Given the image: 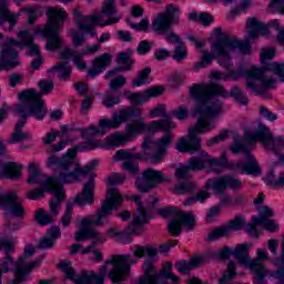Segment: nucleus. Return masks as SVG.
<instances>
[{"label":"nucleus","instance_id":"f257e3e1","mask_svg":"<svg viewBox=\"0 0 284 284\" xmlns=\"http://www.w3.org/2000/svg\"><path fill=\"white\" fill-rule=\"evenodd\" d=\"M77 156V149H69L67 154L62 158L57 155H51L48 159V168L54 170V178H48L45 174L39 172L37 164L31 163L29 165V176L27 183L29 185H34L38 183L45 192L54 194L55 199L50 201L49 207L52 216L59 214V207L63 203L65 196V191L61 183H74L79 180V176H85L92 172L94 165H87L80 168L78 164H74V158Z\"/></svg>","mask_w":284,"mask_h":284},{"label":"nucleus","instance_id":"f03ea898","mask_svg":"<svg viewBox=\"0 0 284 284\" xmlns=\"http://www.w3.org/2000/svg\"><path fill=\"white\" fill-rule=\"evenodd\" d=\"M191 99L197 102L195 112L200 114L194 126L189 129V138L182 136L176 142L178 152L194 154L201 151V138L196 134L210 132L212 116H216L223 109V103L217 100L214 104L207 105L212 97L227 99V91L224 85L216 83L194 84L190 91Z\"/></svg>","mask_w":284,"mask_h":284},{"label":"nucleus","instance_id":"7ed1b4c3","mask_svg":"<svg viewBox=\"0 0 284 284\" xmlns=\"http://www.w3.org/2000/svg\"><path fill=\"white\" fill-rule=\"evenodd\" d=\"M134 263H136V260L132 258V255H113L111 260H108L105 264L100 267L99 274L93 271H84L77 277L72 263L62 262L58 264V267L64 272L67 278L74 281L77 284H103L108 274V265H113V268L109 272V278L112 283H119L125 281V276L130 274V265H134Z\"/></svg>","mask_w":284,"mask_h":284},{"label":"nucleus","instance_id":"20e7f679","mask_svg":"<svg viewBox=\"0 0 284 284\" xmlns=\"http://www.w3.org/2000/svg\"><path fill=\"white\" fill-rule=\"evenodd\" d=\"M40 93L34 89H29L19 94V99L23 101L22 104L16 105L17 114H21L26 121L28 116H36V119H43L48 114V110L43 106L42 94H50L54 90V82L52 80H41L39 82Z\"/></svg>","mask_w":284,"mask_h":284},{"label":"nucleus","instance_id":"39448f33","mask_svg":"<svg viewBox=\"0 0 284 284\" xmlns=\"http://www.w3.org/2000/svg\"><path fill=\"white\" fill-rule=\"evenodd\" d=\"M68 20V12L61 8L49 7L47 10V24L39 27L36 32L43 34L47 38V50L49 52H55L61 48V27Z\"/></svg>","mask_w":284,"mask_h":284},{"label":"nucleus","instance_id":"423d86ee","mask_svg":"<svg viewBox=\"0 0 284 284\" xmlns=\"http://www.w3.org/2000/svg\"><path fill=\"white\" fill-rule=\"evenodd\" d=\"M235 50H239L241 54H250V52H252V45L248 40H239L232 36H224L212 44L213 53L225 59V62H223V60L219 61L220 65H224L227 70L232 68V62H230L232 61V57H230V52H234Z\"/></svg>","mask_w":284,"mask_h":284},{"label":"nucleus","instance_id":"0eeeda50","mask_svg":"<svg viewBox=\"0 0 284 284\" xmlns=\"http://www.w3.org/2000/svg\"><path fill=\"white\" fill-rule=\"evenodd\" d=\"M180 11L181 10L174 7V4H168L165 11L159 13L151 24V28L155 34H165L169 43H178V45H181L183 41L176 33H174V31H172V24L179 23V18H176L174 14L179 13Z\"/></svg>","mask_w":284,"mask_h":284},{"label":"nucleus","instance_id":"6e6552de","mask_svg":"<svg viewBox=\"0 0 284 284\" xmlns=\"http://www.w3.org/2000/svg\"><path fill=\"white\" fill-rule=\"evenodd\" d=\"M18 39L7 38L1 44L2 61L6 68H17V65H20L21 62H19V51H17V48L24 50L33 41L32 34L28 31H20Z\"/></svg>","mask_w":284,"mask_h":284},{"label":"nucleus","instance_id":"1a4fd4ad","mask_svg":"<svg viewBox=\"0 0 284 284\" xmlns=\"http://www.w3.org/2000/svg\"><path fill=\"white\" fill-rule=\"evenodd\" d=\"M121 201L123 197L119 193L118 189H109L106 191V197L102 202V205L95 212V220L92 217H84L81 221V227H92L95 225L97 227L103 225V219H108V216H112L113 210H119L121 205Z\"/></svg>","mask_w":284,"mask_h":284},{"label":"nucleus","instance_id":"9d476101","mask_svg":"<svg viewBox=\"0 0 284 284\" xmlns=\"http://www.w3.org/2000/svg\"><path fill=\"white\" fill-rule=\"evenodd\" d=\"M158 214L163 219H168V216H175L168 226L169 234L172 236H180L183 230V225L187 227V230H194V214L192 212H183L179 211L175 207L169 206L165 209H160Z\"/></svg>","mask_w":284,"mask_h":284},{"label":"nucleus","instance_id":"9b49d317","mask_svg":"<svg viewBox=\"0 0 284 284\" xmlns=\"http://www.w3.org/2000/svg\"><path fill=\"white\" fill-rule=\"evenodd\" d=\"M247 140H241L239 136H234V144L230 146L231 152L233 154H239V152H244L246 155V163L239 162L236 164H232L230 168L235 172H240L241 174H261V168L256 160L250 151H247Z\"/></svg>","mask_w":284,"mask_h":284},{"label":"nucleus","instance_id":"f8f14e48","mask_svg":"<svg viewBox=\"0 0 284 284\" xmlns=\"http://www.w3.org/2000/svg\"><path fill=\"white\" fill-rule=\"evenodd\" d=\"M74 23L78 29L82 32H88L91 37L97 36V31L94 28L97 26H101V28H105V26H112V23H119L120 18H111L106 22L101 23V16L99 13H93L91 16H82L81 10H73Z\"/></svg>","mask_w":284,"mask_h":284},{"label":"nucleus","instance_id":"ddd939ff","mask_svg":"<svg viewBox=\"0 0 284 284\" xmlns=\"http://www.w3.org/2000/svg\"><path fill=\"white\" fill-rule=\"evenodd\" d=\"M244 139L245 141H251V142L261 141V143L265 148H268V150H274V152H277V150H281V148H283V144H284L283 139L274 138L272 135V132H270V129L264 124H260L257 126L256 132H245Z\"/></svg>","mask_w":284,"mask_h":284},{"label":"nucleus","instance_id":"4468645a","mask_svg":"<svg viewBox=\"0 0 284 284\" xmlns=\"http://www.w3.org/2000/svg\"><path fill=\"white\" fill-rule=\"evenodd\" d=\"M34 252H36L34 246L28 245L24 248V255L19 257L16 263L13 262V265H14L13 274H16V278L9 281L10 284L22 283V281H26V277L28 276V274H30V272H32V270H34V267H39V261L31 262L30 264L23 267L26 261H28V258H30V256H32Z\"/></svg>","mask_w":284,"mask_h":284},{"label":"nucleus","instance_id":"2eb2a0df","mask_svg":"<svg viewBox=\"0 0 284 284\" xmlns=\"http://www.w3.org/2000/svg\"><path fill=\"white\" fill-rule=\"evenodd\" d=\"M159 183H170V179L163 176V172L155 171L152 169H146L142 173V178L136 180V187L142 194H148L150 190H154Z\"/></svg>","mask_w":284,"mask_h":284},{"label":"nucleus","instance_id":"dca6fc26","mask_svg":"<svg viewBox=\"0 0 284 284\" xmlns=\"http://www.w3.org/2000/svg\"><path fill=\"white\" fill-rule=\"evenodd\" d=\"M140 115H141V109L136 106H128L114 113L112 115V120H108V119L100 120L99 125L101 131L104 132V130H111V128L116 129L121 125V123H125L128 119H134Z\"/></svg>","mask_w":284,"mask_h":284},{"label":"nucleus","instance_id":"f3484780","mask_svg":"<svg viewBox=\"0 0 284 284\" xmlns=\"http://www.w3.org/2000/svg\"><path fill=\"white\" fill-rule=\"evenodd\" d=\"M0 205L2 207H8L9 212L17 219H23L26 214V209L21 205V200H19V196L14 191L0 193Z\"/></svg>","mask_w":284,"mask_h":284},{"label":"nucleus","instance_id":"a211bd4d","mask_svg":"<svg viewBox=\"0 0 284 284\" xmlns=\"http://www.w3.org/2000/svg\"><path fill=\"white\" fill-rule=\"evenodd\" d=\"M270 64L262 67V69L253 67L246 71V77H248V79H256L257 81H261L263 90H272V88L276 85V79L272 75L264 74V72H274V70H267Z\"/></svg>","mask_w":284,"mask_h":284},{"label":"nucleus","instance_id":"6ab92c4d","mask_svg":"<svg viewBox=\"0 0 284 284\" xmlns=\"http://www.w3.org/2000/svg\"><path fill=\"white\" fill-rule=\"evenodd\" d=\"M261 261H267V252L263 248L257 251V258L251 261L248 264L250 270L255 273L257 284L265 283V276H267V271Z\"/></svg>","mask_w":284,"mask_h":284},{"label":"nucleus","instance_id":"aec40b11","mask_svg":"<svg viewBox=\"0 0 284 284\" xmlns=\"http://www.w3.org/2000/svg\"><path fill=\"white\" fill-rule=\"evenodd\" d=\"M0 250H3L4 252V258L2 264H0V267L2 268L3 274H8V272H10V266L14 265V257H12V254H14V242L8 239L1 240Z\"/></svg>","mask_w":284,"mask_h":284},{"label":"nucleus","instance_id":"412c9836","mask_svg":"<svg viewBox=\"0 0 284 284\" xmlns=\"http://www.w3.org/2000/svg\"><path fill=\"white\" fill-rule=\"evenodd\" d=\"M94 190V175H91L89 179V182L84 184V189L81 194H78L74 199V203L78 205H92L94 203V193L92 191Z\"/></svg>","mask_w":284,"mask_h":284},{"label":"nucleus","instance_id":"4be33fe9","mask_svg":"<svg viewBox=\"0 0 284 284\" xmlns=\"http://www.w3.org/2000/svg\"><path fill=\"white\" fill-rule=\"evenodd\" d=\"M247 34L251 39H256L258 34L262 37H270V30L267 26L263 22H260L256 18H248L246 21Z\"/></svg>","mask_w":284,"mask_h":284},{"label":"nucleus","instance_id":"5701e85b","mask_svg":"<svg viewBox=\"0 0 284 284\" xmlns=\"http://www.w3.org/2000/svg\"><path fill=\"white\" fill-rule=\"evenodd\" d=\"M112 63V54L103 53L93 60V68L89 69V77H97V74H101L108 65Z\"/></svg>","mask_w":284,"mask_h":284},{"label":"nucleus","instance_id":"b1692460","mask_svg":"<svg viewBox=\"0 0 284 284\" xmlns=\"http://www.w3.org/2000/svg\"><path fill=\"white\" fill-rule=\"evenodd\" d=\"M176 128V124L172 122V118L162 119L158 121H152L149 126H146V130L149 132H172Z\"/></svg>","mask_w":284,"mask_h":284},{"label":"nucleus","instance_id":"393cba45","mask_svg":"<svg viewBox=\"0 0 284 284\" xmlns=\"http://www.w3.org/2000/svg\"><path fill=\"white\" fill-rule=\"evenodd\" d=\"M144 273L145 276L140 278V284H156L159 275L154 274V261L152 258L144 261Z\"/></svg>","mask_w":284,"mask_h":284},{"label":"nucleus","instance_id":"a878e982","mask_svg":"<svg viewBox=\"0 0 284 284\" xmlns=\"http://www.w3.org/2000/svg\"><path fill=\"white\" fill-rule=\"evenodd\" d=\"M0 176L6 179H20L21 166L14 162L6 163L0 169Z\"/></svg>","mask_w":284,"mask_h":284},{"label":"nucleus","instance_id":"bb28decb","mask_svg":"<svg viewBox=\"0 0 284 284\" xmlns=\"http://www.w3.org/2000/svg\"><path fill=\"white\" fill-rule=\"evenodd\" d=\"M0 21H8L10 31H12V28H14L17 23V16L8 10L7 0H0Z\"/></svg>","mask_w":284,"mask_h":284},{"label":"nucleus","instance_id":"cd10ccee","mask_svg":"<svg viewBox=\"0 0 284 284\" xmlns=\"http://www.w3.org/2000/svg\"><path fill=\"white\" fill-rule=\"evenodd\" d=\"M205 190H213L215 194H225V176L209 179L204 185Z\"/></svg>","mask_w":284,"mask_h":284},{"label":"nucleus","instance_id":"c85d7f7f","mask_svg":"<svg viewBox=\"0 0 284 284\" xmlns=\"http://www.w3.org/2000/svg\"><path fill=\"white\" fill-rule=\"evenodd\" d=\"M148 130V124L143 121V118L134 120L132 123L126 124V134L129 139L136 136Z\"/></svg>","mask_w":284,"mask_h":284},{"label":"nucleus","instance_id":"c756f323","mask_svg":"<svg viewBox=\"0 0 284 284\" xmlns=\"http://www.w3.org/2000/svg\"><path fill=\"white\" fill-rule=\"evenodd\" d=\"M23 125H26V121H18V123L16 124V129L11 134V138L9 139L8 143H21V141H28V139H30V134L23 132Z\"/></svg>","mask_w":284,"mask_h":284},{"label":"nucleus","instance_id":"7c9ffc66","mask_svg":"<svg viewBox=\"0 0 284 284\" xmlns=\"http://www.w3.org/2000/svg\"><path fill=\"white\" fill-rule=\"evenodd\" d=\"M247 244H239L234 252L233 256L239 261L240 265H250V254H247Z\"/></svg>","mask_w":284,"mask_h":284},{"label":"nucleus","instance_id":"2f4dec72","mask_svg":"<svg viewBox=\"0 0 284 284\" xmlns=\"http://www.w3.org/2000/svg\"><path fill=\"white\" fill-rule=\"evenodd\" d=\"M51 72H55L59 79H70V74H72V68L70 67V62H60L52 67Z\"/></svg>","mask_w":284,"mask_h":284},{"label":"nucleus","instance_id":"473e14b6","mask_svg":"<svg viewBox=\"0 0 284 284\" xmlns=\"http://www.w3.org/2000/svg\"><path fill=\"white\" fill-rule=\"evenodd\" d=\"M136 217L139 219V214L134 213L133 221L129 225V233H126L129 236L132 234H141V227H143V225H145L150 221L148 215H144L143 220L141 219L136 220Z\"/></svg>","mask_w":284,"mask_h":284},{"label":"nucleus","instance_id":"72a5a7b5","mask_svg":"<svg viewBox=\"0 0 284 284\" xmlns=\"http://www.w3.org/2000/svg\"><path fill=\"white\" fill-rule=\"evenodd\" d=\"M254 225H263L264 230L268 232H276L278 230V224L276 221L265 219V217H253Z\"/></svg>","mask_w":284,"mask_h":284},{"label":"nucleus","instance_id":"f704fd0d","mask_svg":"<svg viewBox=\"0 0 284 284\" xmlns=\"http://www.w3.org/2000/svg\"><path fill=\"white\" fill-rule=\"evenodd\" d=\"M129 141H131V138L128 134L123 133H114L108 138L109 145L114 146L125 145V143H128Z\"/></svg>","mask_w":284,"mask_h":284},{"label":"nucleus","instance_id":"c9c22d12","mask_svg":"<svg viewBox=\"0 0 284 284\" xmlns=\"http://www.w3.org/2000/svg\"><path fill=\"white\" fill-rule=\"evenodd\" d=\"M234 276H236V266L234 265V262H230L222 278H220V284L230 283Z\"/></svg>","mask_w":284,"mask_h":284},{"label":"nucleus","instance_id":"e433bc0d","mask_svg":"<svg viewBox=\"0 0 284 284\" xmlns=\"http://www.w3.org/2000/svg\"><path fill=\"white\" fill-rule=\"evenodd\" d=\"M150 72H152V69L150 68H145L144 70H142L132 81L133 88H140V85H144V83L148 82V77H150Z\"/></svg>","mask_w":284,"mask_h":284},{"label":"nucleus","instance_id":"4c0bfd02","mask_svg":"<svg viewBox=\"0 0 284 284\" xmlns=\"http://www.w3.org/2000/svg\"><path fill=\"white\" fill-rule=\"evenodd\" d=\"M102 103L105 108H114V105L121 103V97L113 94L112 92H106Z\"/></svg>","mask_w":284,"mask_h":284},{"label":"nucleus","instance_id":"58836bf2","mask_svg":"<svg viewBox=\"0 0 284 284\" xmlns=\"http://www.w3.org/2000/svg\"><path fill=\"white\" fill-rule=\"evenodd\" d=\"M154 145H156L158 150H165L168 152V145L172 143V133L171 131H165L164 136H162L160 140L153 142Z\"/></svg>","mask_w":284,"mask_h":284},{"label":"nucleus","instance_id":"ea45409f","mask_svg":"<svg viewBox=\"0 0 284 284\" xmlns=\"http://www.w3.org/2000/svg\"><path fill=\"white\" fill-rule=\"evenodd\" d=\"M94 232V229L91 227H80L79 231L74 234V240L79 243L81 241H88L92 236V233Z\"/></svg>","mask_w":284,"mask_h":284},{"label":"nucleus","instance_id":"a19ab883","mask_svg":"<svg viewBox=\"0 0 284 284\" xmlns=\"http://www.w3.org/2000/svg\"><path fill=\"white\" fill-rule=\"evenodd\" d=\"M206 199H210V192L200 191L196 193V195L186 199V201L184 202V205H193V203H197V201L200 203H203Z\"/></svg>","mask_w":284,"mask_h":284},{"label":"nucleus","instance_id":"79ce46f5","mask_svg":"<svg viewBox=\"0 0 284 284\" xmlns=\"http://www.w3.org/2000/svg\"><path fill=\"white\" fill-rule=\"evenodd\" d=\"M224 183H225V187L227 190V187L230 190H241V185H243V182H241V180L232 176V175H224Z\"/></svg>","mask_w":284,"mask_h":284},{"label":"nucleus","instance_id":"37998d69","mask_svg":"<svg viewBox=\"0 0 284 284\" xmlns=\"http://www.w3.org/2000/svg\"><path fill=\"white\" fill-rule=\"evenodd\" d=\"M106 235L111 239H116L118 241H125L129 239L128 233L125 231L119 230V227L113 226L106 231Z\"/></svg>","mask_w":284,"mask_h":284},{"label":"nucleus","instance_id":"c03bdc74","mask_svg":"<svg viewBox=\"0 0 284 284\" xmlns=\"http://www.w3.org/2000/svg\"><path fill=\"white\" fill-rule=\"evenodd\" d=\"M187 166L191 172H197L199 170H204V168H207V165L205 164V161H202L201 159H199L196 156H192L189 160Z\"/></svg>","mask_w":284,"mask_h":284},{"label":"nucleus","instance_id":"a18cd8bd","mask_svg":"<svg viewBox=\"0 0 284 284\" xmlns=\"http://www.w3.org/2000/svg\"><path fill=\"white\" fill-rule=\"evenodd\" d=\"M222 236H230L229 229L226 226H220L215 230H213L210 234L207 240L210 242L216 241V239H222Z\"/></svg>","mask_w":284,"mask_h":284},{"label":"nucleus","instance_id":"49530a36","mask_svg":"<svg viewBox=\"0 0 284 284\" xmlns=\"http://www.w3.org/2000/svg\"><path fill=\"white\" fill-rule=\"evenodd\" d=\"M214 59V54L210 53V51L202 50V60L195 64V70H200V68H206L212 63Z\"/></svg>","mask_w":284,"mask_h":284},{"label":"nucleus","instance_id":"de8ad7c7","mask_svg":"<svg viewBox=\"0 0 284 284\" xmlns=\"http://www.w3.org/2000/svg\"><path fill=\"white\" fill-rule=\"evenodd\" d=\"M141 159L140 154H133L128 151L120 150L115 153L114 155V161H131V160H136Z\"/></svg>","mask_w":284,"mask_h":284},{"label":"nucleus","instance_id":"09e8293b","mask_svg":"<svg viewBox=\"0 0 284 284\" xmlns=\"http://www.w3.org/2000/svg\"><path fill=\"white\" fill-rule=\"evenodd\" d=\"M122 170L129 172L132 176H136V174H139V164H136L134 160H125L122 163Z\"/></svg>","mask_w":284,"mask_h":284},{"label":"nucleus","instance_id":"8fccbe9b","mask_svg":"<svg viewBox=\"0 0 284 284\" xmlns=\"http://www.w3.org/2000/svg\"><path fill=\"white\" fill-rule=\"evenodd\" d=\"M170 270H172V263L166 262L159 276H162V278H170L173 283H179V276L174 275V273L168 272Z\"/></svg>","mask_w":284,"mask_h":284},{"label":"nucleus","instance_id":"3c124183","mask_svg":"<svg viewBox=\"0 0 284 284\" xmlns=\"http://www.w3.org/2000/svg\"><path fill=\"white\" fill-rule=\"evenodd\" d=\"M131 200L138 205L135 214H138L139 217H135V220L139 221L140 219L142 221L144 219V215H148V210H145V206H143V202H141L140 196L133 195Z\"/></svg>","mask_w":284,"mask_h":284},{"label":"nucleus","instance_id":"603ef678","mask_svg":"<svg viewBox=\"0 0 284 284\" xmlns=\"http://www.w3.org/2000/svg\"><path fill=\"white\" fill-rule=\"evenodd\" d=\"M195 187H196V184L194 182L179 184L174 187V194H190V192L195 190Z\"/></svg>","mask_w":284,"mask_h":284},{"label":"nucleus","instance_id":"864d4df0","mask_svg":"<svg viewBox=\"0 0 284 284\" xmlns=\"http://www.w3.org/2000/svg\"><path fill=\"white\" fill-rule=\"evenodd\" d=\"M102 14L106 17H114L116 14V8L114 7V0H104L101 9Z\"/></svg>","mask_w":284,"mask_h":284},{"label":"nucleus","instance_id":"5fc2aeb1","mask_svg":"<svg viewBox=\"0 0 284 284\" xmlns=\"http://www.w3.org/2000/svg\"><path fill=\"white\" fill-rule=\"evenodd\" d=\"M202 161H204V163L209 166H214V165H225V161H219V159H214V158H210V154H207V152L202 151V153L200 154V158Z\"/></svg>","mask_w":284,"mask_h":284},{"label":"nucleus","instance_id":"6e6d98bb","mask_svg":"<svg viewBox=\"0 0 284 284\" xmlns=\"http://www.w3.org/2000/svg\"><path fill=\"white\" fill-rule=\"evenodd\" d=\"M190 172H192L187 165L180 166L175 171V176L179 179V181H190L192 176L190 175Z\"/></svg>","mask_w":284,"mask_h":284},{"label":"nucleus","instance_id":"4d7b16f0","mask_svg":"<svg viewBox=\"0 0 284 284\" xmlns=\"http://www.w3.org/2000/svg\"><path fill=\"white\" fill-rule=\"evenodd\" d=\"M36 220L39 225H50L52 223V217L43 210H39L36 213Z\"/></svg>","mask_w":284,"mask_h":284},{"label":"nucleus","instance_id":"13d9d810","mask_svg":"<svg viewBox=\"0 0 284 284\" xmlns=\"http://www.w3.org/2000/svg\"><path fill=\"white\" fill-rule=\"evenodd\" d=\"M245 225V221L241 216H236L234 220L230 221L226 227L229 229V233L231 230L234 232H239V230H243Z\"/></svg>","mask_w":284,"mask_h":284},{"label":"nucleus","instance_id":"bf43d9fd","mask_svg":"<svg viewBox=\"0 0 284 284\" xmlns=\"http://www.w3.org/2000/svg\"><path fill=\"white\" fill-rule=\"evenodd\" d=\"M230 95L234 97L235 101H237V103H241V105H247V98H245V94L241 92V89H239V87H234L231 90Z\"/></svg>","mask_w":284,"mask_h":284},{"label":"nucleus","instance_id":"052dcab7","mask_svg":"<svg viewBox=\"0 0 284 284\" xmlns=\"http://www.w3.org/2000/svg\"><path fill=\"white\" fill-rule=\"evenodd\" d=\"M274 54H276V52L274 51V49H263L262 52L260 53V59H261V63H262V68H264V65H270L267 64V61H272V59H274Z\"/></svg>","mask_w":284,"mask_h":284},{"label":"nucleus","instance_id":"680f3d73","mask_svg":"<svg viewBox=\"0 0 284 284\" xmlns=\"http://www.w3.org/2000/svg\"><path fill=\"white\" fill-rule=\"evenodd\" d=\"M129 101H132L134 105H141V103H145L148 101V95L145 93H129L126 94Z\"/></svg>","mask_w":284,"mask_h":284},{"label":"nucleus","instance_id":"e2e57ef3","mask_svg":"<svg viewBox=\"0 0 284 284\" xmlns=\"http://www.w3.org/2000/svg\"><path fill=\"white\" fill-rule=\"evenodd\" d=\"M128 83V79L120 75L110 82L111 92H118L120 88H123Z\"/></svg>","mask_w":284,"mask_h":284},{"label":"nucleus","instance_id":"0e129e2a","mask_svg":"<svg viewBox=\"0 0 284 284\" xmlns=\"http://www.w3.org/2000/svg\"><path fill=\"white\" fill-rule=\"evenodd\" d=\"M186 57L187 51L185 50V44L182 42L175 48L173 59H175L176 61H183V59H185Z\"/></svg>","mask_w":284,"mask_h":284},{"label":"nucleus","instance_id":"69168bd1","mask_svg":"<svg viewBox=\"0 0 284 284\" xmlns=\"http://www.w3.org/2000/svg\"><path fill=\"white\" fill-rule=\"evenodd\" d=\"M72 212H74V207L72 206V203L67 204V212L62 216L61 223L63 227H68L72 221Z\"/></svg>","mask_w":284,"mask_h":284},{"label":"nucleus","instance_id":"338daca9","mask_svg":"<svg viewBox=\"0 0 284 284\" xmlns=\"http://www.w3.org/2000/svg\"><path fill=\"white\" fill-rule=\"evenodd\" d=\"M71 38L73 40V44L75 48H79L85 43V37L83 34H79V31L71 29L70 30Z\"/></svg>","mask_w":284,"mask_h":284},{"label":"nucleus","instance_id":"774afa93","mask_svg":"<svg viewBox=\"0 0 284 284\" xmlns=\"http://www.w3.org/2000/svg\"><path fill=\"white\" fill-rule=\"evenodd\" d=\"M125 181V175H122L121 173H114L111 176L108 178V185H119L120 183H123Z\"/></svg>","mask_w":284,"mask_h":284}]
</instances>
